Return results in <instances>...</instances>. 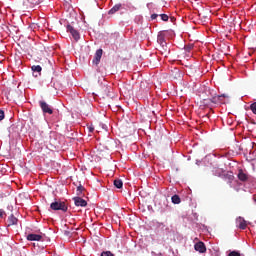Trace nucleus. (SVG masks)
<instances>
[{
    "label": "nucleus",
    "instance_id": "f257e3e1",
    "mask_svg": "<svg viewBox=\"0 0 256 256\" xmlns=\"http://www.w3.org/2000/svg\"><path fill=\"white\" fill-rule=\"evenodd\" d=\"M50 209H52V211H63V213H67L69 208L65 202L61 200H55L50 204Z\"/></svg>",
    "mask_w": 256,
    "mask_h": 256
},
{
    "label": "nucleus",
    "instance_id": "f03ea898",
    "mask_svg": "<svg viewBox=\"0 0 256 256\" xmlns=\"http://www.w3.org/2000/svg\"><path fill=\"white\" fill-rule=\"evenodd\" d=\"M39 105L44 114L53 115V108H51V106L47 104V102L40 101Z\"/></svg>",
    "mask_w": 256,
    "mask_h": 256
},
{
    "label": "nucleus",
    "instance_id": "7ed1b4c3",
    "mask_svg": "<svg viewBox=\"0 0 256 256\" xmlns=\"http://www.w3.org/2000/svg\"><path fill=\"white\" fill-rule=\"evenodd\" d=\"M67 32L72 35L73 39L78 41L81 39V35L79 34V31H77L71 24L67 25Z\"/></svg>",
    "mask_w": 256,
    "mask_h": 256
},
{
    "label": "nucleus",
    "instance_id": "20e7f679",
    "mask_svg": "<svg viewBox=\"0 0 256 256\" xmlns=\"http://www.w3.org/2000/svg\"><path fill=\"white\" fill-rule=\"evenodd\" d=\"M101 57H103V49H98L94 55L92 63L94 65H99V63H101Z\"/></svg>",
    "mask_w": 256,
    "mask_h": 256
},
{
    "label": "nucleus",
    "instance_id": "39448f33",
    "mask_svg": "<svg viewBox=\"0 0 256 256\" xmlns=\"http://www.w3.org/2000/svg\"><path fill=\"white\" fill-rule=\"evenodd\" d=\"M236 225L239 229L245 230L247 229V221H245V218L239 216L236 219Z\"/></svg>",
    "mask_w": 256,
    "mask_h": 256
},
{
    "label": "nucleus",
    "instance_id": "423d86ee",
    "mask_svg": "<svg viewBox=\"0 0 256 256\" xmlns=\"http://www.w3.org/2000/svg\"><path fill=\"white\" fill-rule=\"evenodd\" d=\"M73 200L76 207H87V201H85V199L81 197H74Z\"/></svg>",
    "mask_w": 256,
    "mask_h": 256
},
{
    "label": "nucleus",
    "instance_id": "0eeeda50",
    "mask_svg": "<svg viewBox=\"0 0 256 256\" xmlns=\"http://www.w3.org/2000/svg\"><path fill=\"white\" fill-rule=\"evenodd\" d=\"M17 223H19V219H17V217H15V215L11 214L10 216H8L7 227L17 225Z\"/></svg>",
    "mask_w": 256,
    "mask_h": 256
},
{
    "label": "nucleus",
    "instance_id": "6e6552de",
    "mask_svg": "<svg viewBox=\"0 0 256 256\" xmlns=\"http://www.w3.org/2000/svg\"><path fill=\"white\" fill-rule=\"evenodd\" d=\"M195 251H198V253H205L207 251V248L205 247V243L198 242L194 245Z\"/></svg>",
    "mask_w": 256,
    "mask_h": 256
},
{
    "label": "nucleus",
    "instance_id": "1a4fd4ad",
    "mask_svg": "<svg viewBox=\"0 0 256 256\" xmlns=\"http://www.w3.org/2000/svg\"><path fill=\"white\" fill-rule=\"evenodd\" d=\"M237 177L239 181H242V182L249 181V175L247 173H244L243 169H240L238 171Z\"/></svg>",
    "mask_w": 256,
    "mask_h": 256
},
{
    "label": "nucleus",
    "instance_id": "9d476101",
    "mask_svg": "<svg viewBox=\"0 0 256 256\" xmlns=\"http://www.w3.org/2000/svg\"><path fill=\"white\" fill-rule=\"evenodd\" d=\"M43 236L41 234H28L27 240L28 241H41Z\"/></svg>",
    "mask_w": 256,
    "mask_h": 256
},
{
    "label": "nucleus",
    "instance_id": "9b49d317",
    "mask_svg": "<svg viewBox=\"0 0 256 256\" xmlns=\"http://www.w3.org/2000/svg\"><path fill=\"white\" fill-rule=\"evenodd\" d=\"M157 42L162 46L165 47L167 45V42H165V35L158 34L157 36Z\"/></svg>",
    "mask_w": 256,
    "mask_h": 256
},
{
    "label": "nucleus",
    "instance_id": "f8f14e48",
    "mask_svg": "<svg viewBox=\"0 0 256 256\" xmlns=\"http://www.w3.org/2000/svg\"><path fill=\"white\" fill-rule=\"evenodd\" d=\"M121 9V4H116L114 5L110 10H109V15H115V13H117V11H119Z\"/></svg>",
    "mask_w": 256,
    "mask_h": 256
},
{
    "label": "nucleus",
    "instance_id": "ddd939ff",
    "mask_svg": "<svg viewBox=\"0 0 256 256\" xmlns=\"http://www.w3.org/2000/svg\"><path fill=\"white\" fill-rule=\"evenodd\" d=\"M171 201L174 203V205H179V203H181V198L179 195L175 194L172 196Z\"/></svg>",
    "mask_w": 256,
    "mask_h": 256
},
{
    "label": "nucleus",
    "instance_id": "4468645a",
    "mask_svg": "<svg viewBox=\"0 0 256 256\" xmlns=\"http://www.w3.org/2000/svg\"><path fill=\"white\" fill-rule=\"evenodd\" d=\"M114 186L116 189H122L123 188V181L121 179L114 180Z\"/></svg>",
    "mask_w": 256,
    "mask_h": 256
},
{
    "label": "nucleus",
    "instance_id": "2eb2a0df",
    "mask_svg": "<svg viewBox=\"0 0 256 256\" xmlns=\"http://www.w3.org/2000/svg\"><path fill=\"white\" fill-rule=\"evenodd\" d=\"M32 71H34V73H41L42 71V68L40 65H37V66H32Z\"/></svg>",
    "mask_w": 256,
    "mask_h": 256
},
{
    "label": "nucleus",
    "instance_id": "dca6fc26",
    "mask_svg": "<svg viewBox=\"0 0 256 256\" xmlns=\"http://www.w3.org/2000/svg\"><path fill=\"white\" fill-rule=\"evenodd\" d=\"M83 191H85V187H83L82 185L77 187V195L81 196L83 194Z\"/></svg>",
    "mask_w": 256,
    "mask_h": 256
},
{
    "label": "nucleus",
    "instance_id": "f3484780",
    "mask_svg": "<svg viewBox=\"0 0 256 256\" xmlns=\"http://www.w3.org/2000/svg\"><path fill=\"white\" fill-rule=\"evenodd\" d=\"M250 109H251L252 113H254V115H256V102H254L250 105Z\"/></svg>",
    "mask_w": 256,
    "mask_h": 256
},
{
    "label": "nucleus",
    "instance_id": "a211bd4d",
    "mask_svg": "<svg viewBox=\"0 0 256 256\" xmlns=\"http://www.w3.org/2000/svg\"><path fill=\"white\" fill-rule=\"evenodd\" d=\"M101 256H115L111 251H104L101 253Z\"/></svg>",
    "mask_w": 256,
    "mask_h": 256
},
{
    "label": "nucleus",
    "instance_id": "6ab92c4d",
    "mask_svg": "<svg viewBox=\"0 0 256 256\" xmlns=\"http://www.w3.org/2000/svg\"><path fill=\"white\" fill-rule=\"evenodd\" d=\"M162 21H169V16L167 14H160Z\"/></svg>",
    "mask_w": 256,
    "mask_h": 256
},
{
    "label": "nucleus",
    "instance_id": "aec40b11",
    "mask_svg": "<svg viewBox=\"0 0 256 256\" xmlns=\"http://www.w3.org/2000/svg\"><path fill=\"white\" fill-rule=\"evenodd\" d=\"M228 256H241V253H239L238 251H231Z\"/></svg>",
    "mask_w": 256,
    "mask_h": 256
},
{
    "label": "nucleus",
    "instance_id": "412c9836",
    "mask_svg": "<svg viewBox=\"0 0 256 256\" xmlns=\"http://www.w3.org/2000/svg\"><path fill=\"white\" fill-rule=\"evenodd\" d=\"M5 119V112L3 110H0V121H3Z\"/></svg>",
    "mask_w": 256,
    "mask_h": 256
},
{
    "label": "nucleus",
    "instance_id": "4be33fe9",
    "mask_svg": "<svg viewBox=\"0 0 256 256\" xmlns=\"http://www.w3.org/2000/svg\"><path fill=\"white\" fill-rule=\"evenodd\" d=\"M5 212L3 209H0V219H5Z\"/></svg>",
    "mask_w": 256,
    "mask_h": 256
},
{
    "label": "nucleus",
    "instance_id": "5701e85b",
    "mask_svg": "<svg viewBox=\"0 0 256 256\" xmlns=\"http://www.w3.org/2000/svg\"><path fill=\"white\" fill-rule=\"evenodd\" d=\"M156 227H165V224L163 222H157Z\"/></svg>",
    "mask_w": 256,
    "mask_h": 256
},
{
    "label": "nucleus",
    "instance_id": "b1692460",
    "mask_svg": "<svg viewBox=\"0 0 256 256\" xmlns=\"http://www.w3.org/2000/svg\"><path fill=\"white\" fill-rule=\"evenodd\" d=\"M88 129L90 133H93L95 131V127L93 126H89Z\"/></svg>",
    "mask_w": 256,
    "mask_h": 256
},
{
    "label": "nucleus",
    "instance_id": "393cba45",
    "mask_svg": "<svg viewBox=\"0 0 256 256\" xmlns=\"http://www.w3.org/2000/svg\"><path fill=\"white\" fill-rule=\"evenodd\" d=\"M159 17V14H152L151 19H157Z\"/></svg>",
    "mask_w": 256,
    "mask_h": 256
},
{
    "label": "nucleus",
    "instance_id": "a878e982",
    "mask_svg": "<svg viewBox=\"0 0 256 256\" xmlns=\"http://www.w3.org/2000/svg\"><path fill=\"white\" fill-rule=\"evenodd\" d=\"M221 97H229V96H227L226 94H222V95L218 96V99H221Z\"/></svg>",
    "mask_w": 256,
    "mask_h": 256
},
{
    "label": "nucleus",
    "instance_id": "bb28decb",
    "mask_svg": "<svg viewBox=\"0 0 256 256\" xmlns=\"http://www.w3.org/2000/svg\"><path fill=\"white\" fill-rule=\"evenodd\" d=\"M7 209H9V211H13V206H8Z\"/></svg>",
    "mask_w": 256,
    "mask_h": 256
},
{
    "label": "nucleus",
    "instance_id": "cd10ccee",
    "mask_svg": "<svg viewBox=\"0 0 256 256\" xmlns=\"http://www.w3.org/2000/svg\"><path fill=\"white\" fill-rule=\"evenodd\" d=\"M170 19H171L172 23H173V21H175V17H171Z\"/></svg>",
    "mask_w": 256,
    "mask_h": 256
}]
</instances>
